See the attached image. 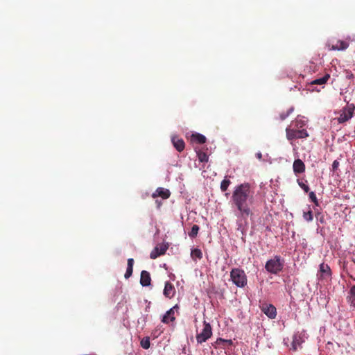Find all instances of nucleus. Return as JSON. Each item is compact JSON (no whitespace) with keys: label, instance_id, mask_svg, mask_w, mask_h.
I'll use <instances>...</instances> for the list:
<instances>
[{"label":"nucleus","instance_id":"1","mask_svg":"<svg viewBox=\"0 0 355 355\" xmlns=\"http://www.w3.org/2000/svg\"><path fill=\"white\" fill-rule=\"evenodd\" d=\"M232 198L238 210L237 216L241 220H252L253 213L250 205L253 202V192L250 190L249 184H241L236 187Z\"/></svg>","mask_w":355,"mask_h":355},{"label":"nucleus","instance_id":"2","mask_svg":"<svg viewBox=\"0 0 355 355\" xmlns=\"http://www.w3.org/2000/svg\"><path fill=\"white\" fill-rule=\"evenodd\" d=\"M306 124V121H304L302 117L298 116L291 122V125L286 128V138L288 140L292 141L296 139H304L308 137L309 133L304 128Z\"/></svg>","mask_w":355,"mask_h":355},{"label":"nucleus","instance_id":"3","mask_svg":"<svg viewBox=\"0 0 355 355\" xmlns=\"http://www.w3.org/2000/svg\"><path fill=\"white\" fill-rule=\"evenodd\" d=\"M284 263V259L279 255H276L266 261L265 268L268 272L277 275L283 270Z\"/></svg>","mask_w":355,"mask_h":355},{"label":"nucleus","instance_id":"4","mask_svg":"<svg viewBox=\"0 0 355 355\" xmlns=\"http://www.w3.org/2000/svg\"><path fill=\"white\" fill-rule=\"evenodd\" d=\"M230 277L233 283L238 287L243 288L247 284L246 275L240 268H233L230 272Z\"/></svg>","mask_w":355,"mask_h":355},{"label":"nucleus","instance_id":"5","mask_svg":"<svg viewBox=\"0 0 355 355\" xmlns=\"http://www.w3.org/2000/svg\"><path fill=\"white\" fill-rule=\"evenodd\" d=\"M355 110V105L354 104H348L347 106L344 107L341 111L340 116L338 117L337 120L339 123H344L351 119L354 116V112Z\"/></svg>","mask_w":355,"mask_h":355},{"label":"nucleus","instance_id":"6","mask_svg":"<svg viewBox=\"0 0 355 355\" xmlns=\"http://www.w3.org/2000/svg\"><path fill=\"white\" fill-rule=\"evenodd\" d=\"M212 336V329L209 322L204 321V328L200 334L196 335L197 342L200 344L206 342Z\"/></svg>","mask_w":355,"mask_h":355},{"label":"nucleus","instance_id":"7","mask_svg":"<svg viewBox=\"0 0 355 355\" xmlns=\"http://www.w3.org/2000/svg\"><path fill=\"white\" fill-rule=\"evenodd\" d=\"M260 309L269 318L274 319L277 315V309L275 306L266 302L260 305Z\"/></svg>","mask_w":355,"mask_h":355},{"label":"nucleus","instance_id":"8","mask_svg":"<svg viewBox=\"0 0 355 355\" xmlns=\"http://www.w3.org/2000/svg\"><path fill=\"white\" fill-rule=\"evenodd\" d=\"M168 248V246L164 243L157 245L150 252V257L152 259H155L158 257L164 254Z\"/></svg>","mask_w":355,"mask_h":355},{"label":"nucleus","instance_id":"9","mask_svg":"<svg viewBox=\"0 0 355 355\" xmlns=\"http://www.w3.org/2000/svg\"><path fill=\"white\" fill-rule=\"evenodd\" d=\"M329 51H345L349 47V43L347 41L338 40L336 44H327Z\"/></svg>","mask_w":355,"mask_h":355},{"label":"nucleus","instance_id":"10","mask_svg":"<svg viewBox=\"0 0 355 355\" xmlns=\"http://www.w3.org/2000/svg\"><path fill=\"white\" fill-rule=\"evenodd\" d=\"M171 196V192L168 189L158 187L155 191L152 194V197L153 198H157V197H161L163 200L168 199Z\"/></svg>","mask_w":355,"mask_h":355},{"label":"nucleus","instance_id":"11","mask_svg":"<svg viewBox=\"0 0 355 355\" xmlns=\"http://www.w3.org/2000/svg\"><path fill=\"white\" fill-rule=\"evenodd\" d=\"M178 306L176 304L173 308L170 309L162 318V322L166 324H168L170 321L173 322L175 320V317L174 316V309H178Z\"/></svg>","mask_w":355,"mask_h":355},{"label":"nucleus","instance_id":"12","mask_svg":"<svg viewBox=\"0 0 355 355\" xmlns=\"http://www.w3.org/2000/svg\"><path fill=\"white\" fill-rule=\"evenodd\" d=\"M320 277L322 279L329 278L331 275L330 267L324 263L320 265Z\"/></svg>","mask_w":355,"mask_h":355},{"label":"nucleus","instance_id":"13","mask_svg":"<svg viewBox=\"0 0 355 355\" xmlns=\"http://www.w3.org/2000/svg\"><path fill=\"white\" fill-rule=\"evenodd\" d=\"M293 168L295 174L302 173L305 171V164L300 159H297L293 162Z\"/></svg>","mask_w":355,"mask_h":355},{"label":"nucleus","instance_id":"14","mask_svg":"<svg viewBox=\"0 0 355 355\" xmlns=\"http://www.w3.org/2000/svg\"><path fill=\"white\" fill-rule=\"evenodd\" d=\"M171 141L173 144V146L176 148L178 151L182 152L184 149L185 144L182 139L174 136L172 137Z\"/></svg>","mask_w":355,"mask_h":355},{"label":"nucleus","instance_id":"15","mask_svg":"<svg viewBox=\"0 0 355 355\" xmlns=\"http://www.w3.org/2000/svg\"><path fill=\"white\" fill-rule=\"evenodd\" d=\"M175 294V288L173 285L169 282H166L165 283V286L164 289V295L166 297L171 298L174 296Z\"/></svg>","mask_w":355,"mask_h":355},{"label":"nucleus","instance_id":"16","mask_svg":"<svg viewBox=\"0 0 355 355\" xmlns=\"http://www.w3.org/2000/svg\"><path fill=\"white\" fill-rule=\"evenodd\" d=\"M151 278L150 273L146 270H142L141 272L140 284L143 286H148L150 284Z\"/></svg>","mask_w":355,"mask_h":355},{"label":"nucleus","instance_id":"17","mask_svg":"<svg viewBox=\"0 0 355 355\" xmlns=\"http://www.w3.org/2000/svg\"><path fill=\"white\" fill-rule=\"evenodd\" d=\"M347 301L350 306L355 308V285L350 288L348 295L347 297Z\"/></svg>","mask_w":355,"mask_h":355},{"label":"nucleus","instance_id":"18","mask_svg":"<svg viewBox=\"0 0 355 355\" xmlns=\"http://www.w3.org/2000/svg\"><path fill=\"white\" fill-rule=\"evenodd\" d=\"M303 342L302 338L300 335L295 334L293 336L292 340V349L295 351L297 349V347L300 346L302 343Z\"/></svg>","mask_w":355,"mask_h":355},{"label":"nucleus","instance_id":"19","mask_svg":"<svg viewBox=\"0 0 355 355\" xmlns=\"http://www.w3.org/2000/svg\"><path fill=\"white\" fill-rule=\"evenodd\" d=\"M330 75L327 73L323 77L317 78L311 83V85H324L329 79Z\"/></svg>","mask_w":355,"mask_h":355},{"label":"nucleus","instance_id":"20","mask_svg":"<svg viewBox=\"0 0 355 355\" xmlns=\"http://www.w3.org/2000/svg\"><path fill=\"white\" fill-rule=\"evenodd\" d=\"M192 139L200 144H205L207 141L206 137L200 133L193 134L192 135Z\"/></svg>","mask_w":355,"mask_h":355},{"label":"nucleus","instance_id":"21","mask_svg":"<svg viewBox=\"0 0 355 355\" xmlns=\"http://www.w3.org/2000/svg\"><path fill=\"white\" fill-rule=\"evenodd\" d=\"M191 256L193 259H201L202 258V253L200 249L195 248L191 250Z\"/></svg>","mask_w":355,"mask_h":355},{"label":"nucleus","instance_id":"22","mask_svg":"<svg viewBox=\"0 0 355 355\" xmlns=\"http://www.w3.org/2000/svg\"><path fill=\"white\" fill-rule=\"evenodd\" d=\"M293 111H294V107H291L286 112H282V113H280V114H279L280 120L281 121L285 120L288 116H289L293 113Z\"/></svg>","mask_w":355,"mask_h":355},{"label":"nucleus","instance_id":"23","mask_svg":"<svg viewBox=\"0 0 355 355\" xmlns=\"http://www.w3.org/2000/svg\"><path fill=\"white\" fill-rule=\"evenodd\" d=\"M216 343L218 345H222L223 347H225L227 345H232L233 344L232 340H225L223 338H218Z\"/></svg>","mask_w":355,"mask_h":355},{"label":"nucleus","instance_id":"24","mask_svg":"<svg viewBox=\"0 0 355 355\" xmlns=\"http://www.w3.org/2000/svg\"><path fill=\"white\" fill-rule=\"evenodd\" d=\"M198 158L200 162H208V156L207 155L202 151H198L197 153Z\"/></svg>","mask_w":355,"mask_h":355},{"label":"nucleus","instance_id":"25","mask_svg":"<svg viewBox=\"0 0 355 355\" xmlns=\"http://www.w3.org/2000/svg\"><path fill=\"white\" fill-rule=\"evenodd\" d=\"M141 346L145 349H148L150 347V338L148 337L144 338L141 342H140Z\"/></svg>","mask_w":355,"mask_h":355},{"label":"nucleus","instance_id":"26","mask_svg":"<svg viewBox=\"0 0 355 355\" xmlns=\"http://www.w3.org/2000/svg\"><path fill=\"white\" fill-rule=\"evenodd\" d=\"M231 182L230 180H227V179H224L222 182H221V184H220V189L222 190V191H227L228 187L230 186Z\"/></svg>","mask_w":355,"mask_h":355},{"label":"nucleus","instance_id":"27","mask_svg":"<svg viewBox=\"0 0 355 355\" xmlns=\"http://www.w3.org/2000/svg\"><path fill=\"white\" fill-rule=\"evenodd\" d=\"M198 230H199V227L197 225H194L192 227L191 232L189 233V236L191 238H195L198 234Z\"/></svg>","mask_w":355,"mask_h":355},{"label":"nucleus","instance_id":"28","mask_svg":"<svg viewBox=\"0 0 355 355\" xmlns=\"http://www.w3.org/2000/svg\"><path fill=\"white\" fill-rule=\"evenodd\" d=\"M297 183L305 193H308L309 191V187L308 185L305 184L304 182L300 181L299 180H297Z\"/></svg>","mask_w":355,"mask_h":355},{"label":"nucleus","instance_id":"29","mask_svg":"<svg viewBox=\"0 0 355 355\" xmlns=\"http://www.w3.org/2000/svg\"><path fill=\"white\" fill-rule=\"evenodd\" d=\"M304 218L308 221L313 220L312 212L311 211L304 212Z\"/></svg>","mask_w":355,"mask_h":355},{"label":"nucleus","instance_id":"30","mask_svg":"<svg viewBox=\"0 0 355 355\" xmlns=\"http://www.w3.org/2000/svg\"><path fill=\"white\" fill-rule=\"evenodd\" d=\"M132 272H133V268L127 267L126 272L124 275L125 278L128 279L129 277H130L132 275Z\"/></svg>","mask_w":355,"mask_h":355},{"label":"nucleus","instance_id":"31","mask_svg":"<svg viewBox=\"0 0 355 355\" xmlns=\"http://www.w3.org/2000/svg\"><path fill=\"white\" fill-rule=\"evenodd\" d=\"M309 199L311 200V202H315V203L317 202V197L313 191H311L309 193Z\"/></svg>","mask_w":355,"mask_h":355},{"label":"nucleus","instance_id":"32","mask_svg":"<svg viewBox=\"0 0 355 355\" xmlns=\"http://www.w3.org/2000/svg\"><path fill=\"white\" fill-rule=\"evenodd\" d=\"M338 166H339V162L337 160H334L333 164H332V170L334 171H335L336 170H337V168H338Z\"/></svg>","mask_w":355,"mask_h":355},{"label":"nucleus","instance_id":"33","mask_svg":"<svg viewBox=\"0 0 355 355\" xmlns=\"http://www.w3.org/2000/svg\"><path fill=\"white\" fill-rule=\"evenodd\" d=\"M134 259L132 258H130L128 259V268H133Z\"/></svg>","mask_w":355,"mask_h":355},{"label":"nucleus","instance_id":"34","mask_svg":"<svg viewBox=\"0 0 355 355\" xmlns=\"http://www.w3.org/2000/svg\"><path fill=\"white\" fill-rule=\"evenodd\" d=\"M155 203L157 204V208H159L162 206V201H159V200H155Z\"/></svg>","mask_w":355,"mask_h":355},{"label":"nucleus","instance_id":"35","mask_svg":"<svg viewBox=\"0 0 355 355\" xmlns=\"http://www.w3.org/2000/svg\"><path fill=\"white\" fill-rule=\"evenodd\" d=\"M256 156L259 159H261L262 158V155L261 153H258L256 154Z\"/></svg>","mask_w":355,"mask_h":355},{"label":"nucleus","instance_id":"36","mask_svg":"<svg viewBox=\"0 0 355 355\" xmlns=\"http://www.w3.org/2000/svg\"><path fill=\"white\" fill-rule=\"evenodd\" d=\"M344 101H345V102H347V103H348V101H347V99H346V98H345V99H344Z\"/></svg>","mask_w":355,"mask_h":355}]
</instances>
